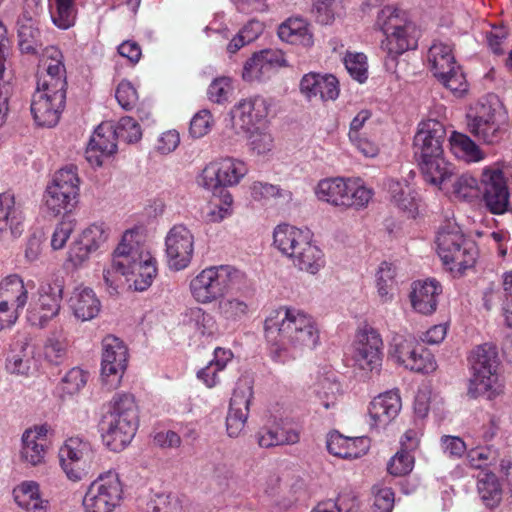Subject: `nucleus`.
I'll return each mask as SVG.
<instances>
[{"instance_id":"nucleus-1","label":"nucleus","mask_w":512,"mask_h":512,"mask_svg":"<svg viewBox=\"0 0 512 512\" xmlns=\"http://www.w3.org/2000/svg\"><path fill=\"white\" fill-rule=\"evenodd\" d=\"M266 340L275 346L272 357L278 361L287 346L294 349H313L319 342V331L313 319L300 310L280 308L271 312L264 322Z\"/></svg>"},{"instance_id":"nucleus-2","label":"nucleus","mask_w":512,"mask_h":512,"mask_svg":"<svg viewBox=\"0 0 512 512\" xmlns=\"http://www.w3.org/2000/svg\"><path fill=\"white\" fill-rule=\"evenodd\" d=\"M445 126L435 119L422 121L413 139L414 158L424 180L440 186L455 175V167L444 157Z\"/></svg>"},{"instance_id":"nucleus-3","label":"nucleus","mask_w":512,"mask_h":512,"mask_svg":"<svg viewBox=\"0 0 512 512\" xmlns=\"http://www.w3.org/2000/svg\"><path fill=\"white\" fill-rule=\"evenodd\" d=\"M138 422L134 396L129 393L115 394L100 423L103 442L112 451L123 450L134 438Z\"/></svg>"},{"instance_id":"nucleus-4","label":"nucleus","mask_w":512,"mask_h":512,"mask_svg":"<svg viewBox=\"0 0 512 512\" xmlns=\"http://www.w3.org/2000/svg\"><path fill=\"white\" fill-rule=\"evenodd\" d=\"M273 243L301 271L316 274L324 266L323 253L311 243L308 232L281 224L274 229Z\"/></svg>"},{"instance_id":"nucleus-5","label":"nucleus","mask_w":512,"mask_h":512,"mask_svg":"<svg viewBox=\"0 0 512 512\" xmlns=\"http://www.w3.org/2000/svg\"><path fill=\"white\" fill-rule=\"evenodd\" d=\"M133 233L127 231L113 252V268L122 275H130L135 291H145L153 282L157 274L156 261L150 254H139L138 250L127 243Z\"/></svg>"},{"instance_id":"nucleus-6","label":"nucleus","mask_w":512,"mask_h":512,"mask_svg":"<svg viewBox=\"0 0 512 512\" xmlns=\"http://www.w3.org/2000/svg\"><path fill=\"white\" fill-rule=\"evenodd\" d=\"M436 244L438 254L445 265H451L450 270L464 272L472 267L476 260L475 244L466 239L459 226L448 222L437 233Z\"/></svg>"},{"instance_id":"nucleus-7","label":"nucleus","mask_w":512,"mask_h":512,"mask_svg":"<svg viewBox=\"0 0 512 512\" xmlns=\"http://www.w3.org/2000/svg\"><path fill=\"white\" fill-rule=\"evenodd\" d=\"M472 371L469 380L468 395L471 398L489 393L491 398L497 383V370L500 364L498 349L492 343H484L472 350L468 358Z\"/></svg>"},{"instance_id":"nucleus-8","label":"nucleus","mask_w":512,"mask_h":512,"mask_svg":"<svg viewBox=\"0 0 512 512\" xmlns=\"http://www.w3.org/2000/svg\"><path fill=\"white\" fill-rule=\"evenodd\" d=\"M319 200L345 209L359 210L367 206L372 191L356 181L341 177L320 180L315 188Z\"/></svg>"},{"instance_id":"nucleus-9","label":"nucleus","mask_w":512,"mask_h":512,"mask_svg":"<svg viewBox=\"0 0 512 512\" xmlns=\"http://www.w3.org/2000/svg\"><path fill=\"white\" fill-rule=\"evenodd\" d=\"M239 277L240 272L232 266H211L191 280L190 291L197 302L211 303L222 297Z\"/></svg>"},{"instance_id":"nucleus-10","label":"nucleus","mask_w":512,"mask_h":512,"mask_svg":"<svg viewBox=\"0 0 512 512\" xmlns=\"http://www.w3.org/2000/svg\"><path fill=\"white\" fill-rule=\"evenodd\" d=\"M376 23L386 36L381 48L391 58L395 59L405 51L417 47L416 37L411 35L413 27L410 24H401L397 9L386 6L378 13Z\"/></svg>"},{"instance_id":"nucleus-11","label":"nucleus","mask_w":512,"mask_h":512,"mask_svg":"<svg viewBox=\"0 0 512 512\" xmlns=\"http://www.w3.org/2000/svg\"><path fill=\"white\" fill-rule=\"evenodd\" d=\"M80 179L77 167L68 165L54 175L52 183L46 189L45 204L54 214L70 212L77 203Z\"/></svg>"},{"instance_id":"nucleus-12","label":"nucleus","mask_w":512,"mask_h":512,"mask_svg":"<svg viewBox=\"0 0 512 512\" xmlns=\"http://www.w3.org/2000/svg\"><path fill=\"white\" fill-rule=\"evenodd\" d=\"M122 484L118 474L109 471L101 474L88 487L84 498L85 512H113L122 500Z\"/></svg>"},{"instance_id":"nucleus-13","label":"nucleus","mask_w":512,"mask_h":512,"mask_svg":"<svg viewBox=\"0 0 512 512\" xmlns=\"http://www.w3.org/2000/svg\"><path fill=\"white\" fill-rule=\"evenodd\" d=\"M467 127L471 134L486 144H497L507 136V125L498 119L496 108L488 102L476 104L474 112L467 114Z\"/></svg>"},{"instance_id":"nucleus-14","label":"nucleus","mask_w":512,"mask_h":512,"mask_svg":"<svg viewBox=\"0 0 512 512\" xmlns=\"http://www.w3.org/2000/svg\"><path fill=\"white\" fill-rule=\"evenodd\" d=\"M247 168L241 161L225 158L208 164L200 176V184L216 193L225 192V187L239 183L246 174Z\"/></svg>"},{"instance_id":"nucleus-15","label":"nucleus","mask_w":512,"mask_h":512,"mask_svg":"<svg viewBox=\"0 0 512 512\" xmlns=\"http://www.w3.org/2000/svg\"><path fill=\"white\" fill-rule=\"evenodd\" d=\"M59 458L67 477L72 481H79L87 474L94 459V451L89 442L79 437H71L61 447Z\"/></svg>"},{"instance_id":"nucleus-16","label":"nucleus","mask_w":512,"mask_h":512,"mask_svg":"<svg viewBox=\"0 0 512 512\" xmlns=\"http://www.w3.org/2000/svg\"><path fill=\"white\" fill-rule=\"evenodd\" d=\"M483 201L492 214H504L509 208L507 179L500 168L489 167L482 173Z\"/></svg>"},{"instance_id":"nucleus-17","label":"nucleus","mask_w":512,"mask_h":512,"mask_svg":"<svg viewBox=\"0 0 512 512\" xmlns=\"http://www.w3.org/2000/svg\"><path fill=\"white\" fill-rule=\"evenodd\" d=\"M101 376L105 382L118 384L127 367L128 349L119 338L108 335L102 341Z\"/></svg>"},{"instance_id":"nucleus-18","label":"nucleus","mask_w":512,"mask_h":512,"mask_svg":"<svg viewBox=\"0 0 512 512\" xmlns=\"http://www.w3.org/2000/svg\"><path fill=\"white\" fill-rule=\"evenodd\" d=\"M253 397V387L248 379L237 382L230 399L226 417L227 433L230 437H238L243 431L249 415V406Z\"/></svg>"},{"instance_id":"nucleus-19","label":"nucleus","mask_w":512,"mask_h":512,"mask_svg":"<svg viewBox=\"0 0 512 512\" xmlns=\"http://www.w3.org/2000/svg\"><path fill=\"white\" fill-rule=\"evenodd\" d=\"M194 237L183 225H175L168 232L165 245L169 267L174 270L186 268L193 256Z\"/></svg>"},{"instance_id":"nucleus-20","label":"nucleus","mask_w":512,"mask_h":512,"mask_svg":"<svg viewBox=\"0 0 512 512\" xmlns=\"http://www.w3.org/2000/svg\"><path fill=\"white\" fill-rule=\"evenodd\" d=\"M284 54L279 50L265 49L249 58L243 68L245 81H264L269 79L280 67L286 66Z\"/></svg>"},{"instance_id":"nucleus-21","label":"nucleus","mask_w":512,"mask_h":512,"mask_svg":"<svg viewBox=\"0 0 512 512\" xmlns=\"http://www.w3.org/2000/svg\"><path fill=\"white\" fill-rule=\"evenodd\" d=\"M66 98L62 94L35 91L31 101V113L38 126L54 127L60 120Z\"/></svg>"},{"instance_id":"nucleus-22","label":"nucleus","mask_w":512,"mask_h":512,"mask_svg":"<svg viewBox=\"0 0 512 512\" xmlns=\"http://www.w3.org/2000/svg\"><path fill=\"white\" fill-rule=\"evenodd\" d=\"M382 347V339L376 330L370 328L360 333L355 353L359 367L370 372H378L382 364Z\"/></svg>"},{"instance_id":"nucleus-23","label":"nucleus","mask_w":512,"mask_h":512,"mask_svg":"<svg viewBox=\"0 0 512 512\" xmlns=\"http://www.w3.org/2000/svg\"><path fill=\"white\" fill-rule=\"evenodd\" d=\"M118 135L112 123H101L94 131L86 150V159L97 166L102 165V157H108L117 150Z\"/></svg>"},{"instance_id":"nucleus-24","label":"nucleus","mask_w":512,"mask_h":512,"mask_svg":"<svg viewBox=\"0 0 512 512\" xmlns=\"http://www.w3.org/2000/svg\"><path fill=\"white\" fill-rule=\"evenodd\" d=\"M300 91L309 100L319 96L321 100H335L339 95L338 80L331 74L309 73L300 81Z\"/></svg>"},{"instance_id":"nucleus-25","label":"nucleus","mask_w":512,"mask_h":512,"mask_svg":"<svg viewBox=\"0 0 512 512\" xmlns=\"http://www.w3.org/2000/svg\"><path fill=\"white\" fill-rule=\"evenodd\" d=\"M400 409L401 399L397 392L387 391L378 395L369 405L370 425L386 426L398 415Z\"/></svg>"},{"instance_id":"nucleus-26","label":"nucleus","mask_w":512,"mask_h":512,"mask_svg":"<svg viewBox=\"0 0 512 512\" xmlns=\"http://www.w3.org/2000/svg\"><path fill=\"white\" fill-rule=\"evenodd\" d=\"M441 293L442 286L435 279L415 282L410 294L411 304L421 314H432L437 308V299Z\"/></svg>"},{"instance_id":"nucleus-27","label":"nucleus","mask_w":512,"mask_h":512,"mask_svg":"<svg viewBox=\"0 0 512 512\" xmlns=\"http://www.w3.org/2000/svg\"><path fill=\"white\" fill-rule=\"evenodd\" d=\"M63 290L64 284L60 279L40 285L38 290V306L41 312V324L58 315L61 308Z\"/></svg>"},{"instance_id":"nucleus-28","label":"nucleus","mask_w":512,"mask_h":512,"mask_svg":"<svg viewBox=\"0 0 512 512\" xmlns=\"http://www.w3.org/2000/svg\"><path fill=\"white\" fill-rule=\"evenodd\" d=\"M24 231V217L10 193L0 194V233L17 238Z\"/></svg>"},{"instance_id":"nucleus-29","label":"nucleus","mask_w":512,"mask_h":512,"mask_svg":"<svg viewBox=\"0 0 512 512\" xmlns=\"http://www.w3.org/2000/svg\"><path fill=\"white\" fill-rule=\"evenodd\" d=\"M48 429L45 426L36 427L34 430H26L22 436L21 458L36 466L41 464L46 454L48 445Z\"/></svg>"},{"instance_id":"nucleus-30","label":"nucleus","mask_w":512,"mask_h":512,"mask_svg":"<svg viewBox=\"0 0 512 512\" xmlns=\"http://www.w3.org/2000/svg\"><path fill=\"white\" fill-rule=\"evenodd\" d=\"M368 440L363 437L347 438L333 433L327 440L328 451L341 458H358L368 449Z\"/></svg>"},{"instance_id":"nucleus-31","label":"nucleus","mask_w":512,"mask_h":512,"mask_svg":"<svg viewBox=\"0 0 512 512\" xmlns=\"http://www.w3.org/2000/svg\"><path fill=\"white\" fill-rule=\"evenodd\" d=\"M234 118H239L241 127L250 130L252 126L267 116L268 107L265 99L254 97L240 101L233 111Z\"/></svg>"},{"instance_id":"nucleus-32","label":"nucleus","mask_w":512,"mask_h":512,"mask_svg":"<svg viewBox=\"0 0 512 512\" xmlns=\"http://www.w3.org/2000/svg\"><path fill=\"white\" fill-rule=\"evenodd\" d=\"M0 301L23 311L28 302V288L20 276L9 275L0 282Z\"/></svg>"},{"instance_id":"nucleus-33","label":"nucleus","mask_w":512,"mask_h":512,"mask_svg":"<svg viewBox=\"0 0 512 512\" xmlns=\"http://www.w3.org/2000/svg\"><path fill=\"white\" fill-rule=\"evenodd\" d=\"M69 302L75 317L82 321L96 317L101 307L95 293L89 288L75 289Z\"/></svg>"},{"instance_id":"nucleus-34","label":"nucleus","mask_w":512,"mask_h":512,"mask_svg":"<svg viewBox=\"0 0 512 512\" xmlns=\"http://www.w3.org/2000/svg\"><path fill=\"white\" fill-rule=\"evenodd\" d=\"M278 36L282 41L293 45L311 47L314 43L308 24L302 18H289L286 20L279 26Z\"/></svg>"},{"instance_id":"nucleus-35","label":"nucleus","mask_w":512,"mask_h":512,"mask_svg":"<svg viewBox=\"0 0 512 512\" xmlns=\"http://www.w3.org/2000/svg\"><path fill=\"white\" fill-rule=\"evenodd\" d=\"M14 500L27 512H47L48 501L43 500L39 494V485L36 482H24L13 490Z\"/></svg>"},{"instance_id":"nucleus-36","label":"nucleus","mask_w":512,"mask_h":512,"mask_svg":"<svg viewBox=\"0 0 512 512\" xmlns=\"http://www.w3.org/2000/svg\"><path fill=\"white\" fill-rule=\"evenodd\" d=\"M428 61L434 77L443 76L449 68L458 66L452 48L444 43H435L430 47Z\"/></svg>"},{"instance_id":"nucleus-37","label":"nucleus","mask_w":512,"mask_h":512,"mask_svg":"<svg viewBox=\"0 0 512 512\" xmlns=\"http://www.w3.org/2000/svg\"><path fill=\"white\" fill-rule=\"evenodd\" d=\"M477 490L486 507L494 508L499 505L502 499V489L494 473H480L478 475Z\"/></svg>"},{"instance_id":"nucleus-38","label":"nucleus","mask_w":512,"mask_h":512,"mask_svg":"<svg viewBox=\"0 0 512 512\" xmlns=\"http://www.w3.org/2000/svg\"><path fill=\"white\" fill-rule=\"evenodd\" d=\"M18 38L21 52L35 54L41 47L38 21H25L18 18Z\"/></svg>"},{"instance_id":"nucleus-39","label":"nucleus","mask_w":512,"mask_h":512,"mask_svg":"<svg viewBox=\"0 0 512 512\" xmlns=\"http://www.w3.org/2000/svg\"><path fill=\"white\" fill-rule=\"evenodd\" d=\"M449 143L454 154L468 162H477L483 158L479 147L463 133L454 131L449 138Z\"/></svg>"},{"instance_id":"nucleus-40","label":"nucleus","mask_w":512,"mask_h":512,"mask_svg":"<svg viewBox=\"0 0 512 512\" xmlns=\"http://www.w3.org/2000/svg\"><path fill=\"white\" fill-rule=\"evenodd\" d=\"M315 393L325 409L333 408L341 394L340 382L334 375H325L316 383Z\"/></svg>"},{"instance_id":"nucleus-41","label":"nucleus","mask_w":512,"mask_h":512,"mask_svg":"<svg viewBox=\"0 0 512 512\" xmlns=\"http://www.w3.org/2000/svg\"><path fill=\"white\" fill-rule=\"evenodd\" d=\"M7 30L6 27L0 22V126L5 122L6 115L8 113V100L11 96V85L2 80L3 73L5 71V57L4 47Z\"/></svg>"},{"instance_id":"nucleus-42","label":"nucleus","mask_w":512,"mask_h":512,"mask_svg":"<svg viewBox=\"0 0 512 512\" xmlns=\"http://www.w3.org/2000/svg\"><path fill=\"white\" fill-rule=\"evenodd\" d=\"M75 0H55V10L51 11L53 23L60 29L72 27L76 19Z\"/></svg>"},{"instance_id":"nucleus-43","label":"nucleus","mask_w":512,"mask_h":512,"mask_svg":"<svg viewBox=\"0 0 512 512\" xmlns=\"http://www.w3.org/2000/svg\"><path fill=\"white\" fill-rule=\"evenodd\" d=\"M421 347L422 344L413 338H394L391 354L399 364L406 368L407 361H410L411 357L421 350Z\"/></svg>"},{"instance_id":"nucleus-44","label":"nucleus","mask_w":512,"mask_h":512,"mask_svg":"<svg viewBox=\"0 0 512 512\" xmlns=\"http://www.w3.org/2000/svg\"><path fill=\"white\" fill-rule=\"evenodd\" d=\"M67 81L66 75H56L54 72L45 71L37 81L36 91L47 92L48 94H62L66 98Z\"/></svg>"},{"instance_id":"nucleus-45","label":"nucleus","mask_w":512,"mask_h":512,"mask_svg":"<svg viewBox=\"0 0 512 512\" xmlns=\"http://www.w3.org/2000/svg\"><path fill=\"white\" fill-rule=\"evenodd\" d=\"M395 267L386 261L382 262L376 274L379 296L385 301L391 295L394 286Z\"/></svg>"},{"instance_id":"nucleus-46","label":"nucleus","mask_w":512,"mask_h":512,"mask_svg":"<svg viewBox=\"0 0 512 512\" xmlns=\"http://www.w3.org/2000/svg\"><path fill=\"white\" fill-rule=\"evenodd\" d=\"M24 348L19 353H14L6 359V370L15 375L29 376L34 368V359L24 353Z\"/></svg>"},{"instance_id":"nucleus-47","label":"nucleus","mask_w":512,"mask_h":512,"mask_svg":"<svg viewBox=\"0 0 512 512\" xmlns=\"http://www.w3.org/2000/svg\"><path fill=\"white\" fill-rule=\"evenodd\" d=\"M109 237L108 229L104 224H92L86 228L80 238H82V244L90 247L93 251L104 246Z\"/></svg>"},{"instance_id":"nucleus-48","label":"nucleus","mask_w":512,"mask_h":512,"mask_svg":"<svg viewBox=\"0 0 512 512\" xmlns=\"http://www.w3.org/2000/svg\"><path fill=\"white\" fill-rule=\"evenodd\" d=\"M413 465V455L407 450L402 449L391 458L387 465V470L391 475L399 477L410 473L413 469Z\"/></svg>"},{"instance_id":"nucleus-49","label":"nucleus","mask_w":512,"mask_h":512,"mask_svg":"<svg viewBox=\"0 0 512 512\" xmlns=\"http://www.w3.org/2000/svg\"><path fill=\"white\" fill-rule=\"evenodd\" d=\"M443 76L436 77L444 87L453 93H464L467 91V82L465 75L458 65L455 68H449Z\"/></svg>"},{"instance_id":"nucleus-50","label":"nucleus","mask_w":512,"mask_h":512,"mask_svg":"<svg viewBox=\"0 0 512 512\" xmlns=\"http://www.w3.org/2000/svg\"><path fill=\"white\" fill-rule=\"evenodd\" d=\"M251 195L255 200H268L270 198H283L284 200L291 199V193L280 189L278 186L263 183L254 182L251 186Z\"/></svg>"},{"instance_id":"nucleus-51","label":"nucleus","mask_w":512,"mask_h":512,"mask_svg":"<svg viewBox=\"0 0 512 512\" xmlns=\"http://www.w3.org/2000/svg\"><path fill=\"white\" fill-rule=\"evenodd\" d=\"M118 138L127 143L138 142L142 137L140 125L129 116L122 117L115 126Z\"/></svg>"},{"instance_id":"nucleus-52","label":"nucleus","mask_w":512,"mask_h":512,"mask_svg":"<svg viewBox=\"0 0 512 512\" xmlns=\"http://www.w3.org/2000/svg\"><path fill=\"white\" fill-rule=\"evenodd\" d=\"M344 64L352 78L358 82L363 83L367 79L366 56L363 53H348Z\"/></svg>"},{"instance_id":"nucleus-53","label":"nucleus","mask_w":512,"mask_h":512,"mask_svg":"<svg viewBox=\"0 0 512 512\" xmlns=\"http://www.w3.org/2000/svg\"><path fill=\"white\" fill-rule=\"evenodd\" d=\"M374 502L372 512H392L395 502V494L389 487L373 486Z\"/></svg>"},{"instance_id":"nucleus-54","label":"nucleus","mask_w":512,"mask_h":512,"mask_svg":"<svg viewBox=\"0 0 512 512\" xmlns=\"http://www.w3.org/2000/svg\"><path fill=\"white\" fill-rule=\"evenodd\" d=\"M340 8V0H316L314 12L319 23L327 25L333 22Z\"/></svg>"},{"instance_id":"nucleus-55","label":"nucleus","mask_w":512,"mask_h":512,"mask_svg":"<svg viewBox=\"0 0 512 512\" xmlns=\"http://www.w3.org/2000/svg\"><path fill=\"white\" fill-rule=\"evenodd\" d=\"M416 356H418V360L407 361V369L417 373H429L436 369L434 356L423 345Z\"/></svg>"},{"instance_id":"nucleus-56","label":"nucleus","mask_w":512,"mask_h":512,"mask_svg":"<svg viewBox=\"0 0 512 512\" xmlns=\"http://www.w3.org/2000/svg\"><path fill=\"white\" fill-rule=\"evenodd\" d=\"M212 114L209 110H201L194 115L190 122L189 133L193 138L205 136L212 126Z\"/></svg>"},{"instance_id":"nucleus-57","label":"nucleus","mask_w":512,"mask_h":512,"mask_svg":"<svg viewBox=\"0 0 512 512\" xmlns=\"http://www.w3.org/2000/svg\"><path fill=\"white\" fill-rule=\"evenodd\" d=\"M87 375L80 368H72L62 378V390L67 394H75L86 384Z\"/></svg>"},{"instance_id":"nucleus-58","label":"nucleus","mask_w":512,"mask_h":512,"mask_svg":"<svg viewBox=\"0 0 512 512\" xmlns=\"http://www.w3.org/2000/svg\"><path fill=\"white\" fill-rule=\"evenodd\" d=\"M42 64L45 71L54 72L56 75H66V69L63 63V55L56 47L46 48Z\"/></svg>"},{"instance_id":"nucleus-59","label":"nucleus","mask_w":512,"mask_h":512,"mask_svg":"<svg viewBox=\"0 0 512 512\" xmlns=\"http://www.w3.org/2000/svg\"><path fill=\"white\" fill-rule=\"evenodd\" d=\"M115 97L119 105L127 111L131 110L138 100L135 88L128 81H122L118 84Z\"/></svg>"},{"instance_id":"nucleus-60","label":"nucleus","mask_w":512,"mask_h":512,"mask_svg":"<svg viewBox=\"0 0 512 512\" xmlns=\"http://www.w3.org/2000/svg\"><path fill=\"white\" fill-rule=\"evenodd\" d=\"M219 309L225 318L238 319L247 314L248 305L239 299L229 298L220 301Z\"/></svg>"},{"instance_id":"nucleus-61","label":"nucleus","mask_w":512,"mask_h":512,"mask_svg":"<svg viewBox=\"0 0 512 512\" xmlns=\"http://www.w3.org/2000/svg\"><path fill=\"white\" fill-rule=\"evenodd\" d=\"M477 179L469 174H463L453 184V193L457 198L467 199L474 196L477 189Z\"/></svg>"},{"instance_id":"nucleus-62","label":"nucleus","mask_w":512,"mask_h":512,"mask_svg":"<svg viewBox=\"0 0 512 512\" xmlns=\"http://www.w3.org/2000/svg\"><path fill=\"white\" fill-rule=\"evenodd\" d=\"M230 90V79L227 77H220L215 79L208 88V97L215 103H223L227 100Z\"/></svg>"},{"instance_id":"nucleus-63","label":"nucleus","mask_w":512,"mask_h":512,"mask_svg":"<svg viewBox=\"0 0 512 512\" xmlns=\"http://www.w3.org/2000/svg\"><path fill=\"white\" fill-rule=\"evenodd\" d=\"M249 143L251 149L257 154H264L272 149L273 138L268 132L255 130L250 134Z\"/></svg>"},{"instance_id":"nucleus-64","label":"nucleus","mask_w":512,"mask_h":512,"mask_svg":"<svg viewBox=\"0 0 512 512\" xmlns=\"http://www.w3.org/2000/svg\"><path fill=\"white\" fill-rule=\"evenodd\" d=\"M152 512H179L180 507L176 498L170 495L158 494L150 502Z\"/></svg>"}]
</instances>
